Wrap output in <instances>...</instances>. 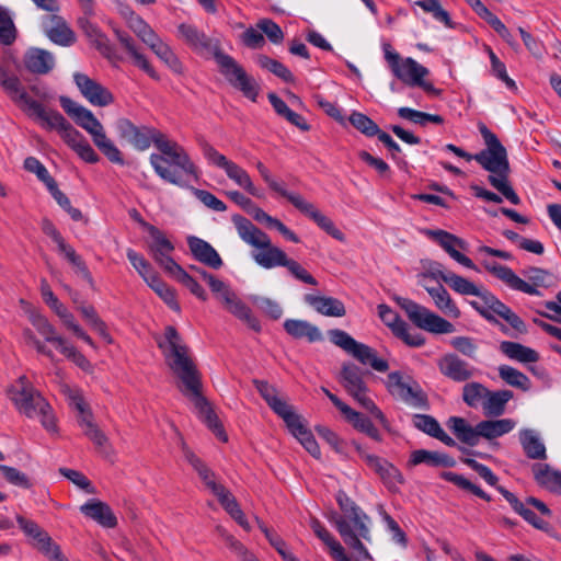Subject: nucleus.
<instances>
[{"instance_id":"20","label":"nucleus","mask_w":561,"mask_h":561,"mask_svg":"<svg viewBox=\"0 0 561 561\" xmlns=\"http://www.w3.org/2000/svg\"><path fill=\"white\" fill-rule=\"evenodd\" d=\"M73 81L81 94L94 106H107L114 102L112 92L85 73L76 72Z\"/></svg>"},{"instance_id":"64","label":"nucleus","mask_w":561,"mask_h":561,"mask_svg":"<svg viewBox=\"0 0 561 561\" xmlns=\"http://www.w3.org/2000/svg\"><path fill=\"white\" fill-rule=\"evenodd\" d=\"M152 51L170 68V70L176 75H183L184 66L168 44L162 42L160 45L154 47Z\"/></svg>"},{"instance_id":"12","label":"nucleus","mask_w":561,"mask_h":561,"mask_svg":"<svg viewBox=\"0 0 561 561\" xmlns=\"http://www.w3.org/2000/svg\"><path fill=\"white\" fill-rule=\"evenodd\" d=\"M493 156V161L485 160L484 163L481 161V167L491 173L488 176L489 183L513 205H519L520 198L508 183L511 168L506 148L500 154L494 152Z\"/></svg>"},{"instance_id":"13","label":"nucleus","mask_w":561,"mask_h":561,"mask_svg":"<svg viewBox=\"0 0 561 561\" xmlns=\"http://www.w3.org/2000/svg\"><path fill=\"white\" fill-rule=\"evenodd\" d=\"M382 50L392 73L404 83L414 85L419 79L428 75V69L417 64L413 58L402 59L390 43H383Z\"/></svg>"},{"instance_id":"6","label":"nucleus","mask_w":561,"mask_h":561,"mask_svg":"<svg viewBox=\"0 0 561 561\" xmlns=\"http://www.w3.org/2000/svg\"><path fill=\"white\" fill-rule=\"evenodd\" d=\"M9 393L10 399L20 413L30 419L38 417L47 431L56 430V421L50 404L34 388L26 376H21L16 381V386H13Z\"/></svg>"},{"instance_id":"18","label":"nucleus","mask_w":561,"mask_h":561,"mask_svg":"<svg viewBox=\"0 0 561 561\" xmlns=\"http://www.w3.org/2000/svg\"><path fill=\"white\" fill-rule=\"evenodd\" d=\"M351 445L355 448L358 456L366 462V465L377 473L387 485L396 483H403V477L398 468L386 459L368 454L365 448L356 440H352Z\"/></svg>"},{"instance_id":"10","label":"nucleus","mask_w":561,"mask_h":561,"mask_svg":"<svg viewBox=\"0 0 561 561\" xmlns=\"http://www.w3.org/2000/svg\"><path fill=\"white\" fill-rule=\"evenodd\" d=\"M397 302L404 310L409 320L422 330L434 334H447L455 331V325L451 322L409 298L400 297Z\"/></svg>"},{"instance_id":"50","label":"nucleus","mask_w":561,"mask_h":561,"mask_svg":"<svg viewBox=\"0 0 561 561\" xmlns=\"http://www.w3.org/2000/svg\"><path fill=\"white\" fill-rule=\"evenodd\" d=\"M489 389L477 381L466 382L462 387V400L472 409L483 408Z\"/></svg>"},{"instance_id":"27","label":"nucleus","mask_w":561,"mask_h":561,"mask_svg":"<svg viewBox=\"0 0 561 561\" xmlns=\"http://www.w3.org/2000/svg\"><path fill=\"white\" fill-rule=\"evenodd\" d=\"M114 33L122 47H124V49L133 59L134 65L145 71L150 78L159 80V75L150 65L146 56L139 51L135 39L127 32L119 28H114Z\"/></svg>"},{"instance_id":"57","label":"nucleus","mask_w":561,"mask_h":561,"mask_svg":"<svg viewBox=\"0 0 561 561\" xmlns=\"http://www.w3.org/2000/svg\"><path fill=\"white\" fill-rule=\"evenodd\" d=\"M442 478L445 481H448V482L455 484L459 489L468 491L486 502H490L492 500L491 496L488 493H485L480 486L472 483L470 480H468L467 478H465L461 474H458L453 471H444L442 473Z\"/></svg>"},{"instance_id":"58","label":"nucleus","mask_w":561,"mask_h":561,"mask_svg":"<svg viewBox=\"0 0 561 561\" xmlns=\"http://www.w3.org/2000/svg\"><path fill=\"white\" fill-rule=\"evenodd\" d=\"M59 253L62 254L65 259L71 264L76 274H78L84 280H87L91 287H94L93 277L84 260L76 252V250L70 244L66 245L61 251H59Z\"/></svg>"},{"instance_id":"36","label":"nucleus","mask_w":561,"mask_h":561,"mask_svg":"<svg viewBox=\"0 0 561 561\" xmlns=\"http://www.w3.org/2000/svg\"><path fill=\"white\" fill-rule=\"evenodd\" d=\"M342 414L344 415L345 420L350 424H352V426L356 431L367 435L369 438L374 439L375 442L382 440V435L380 434L378 428L374 425L371 420L368 416H366L365 414L353 410L350 405L345 407V410L342 412Z\"/></svg>"},{"instance_id":"2","label":"nucleus","mask_w":561,"mask_h":561,"mask_svg":"<svg viewBox=\"0 0 561 561\" xmlns=\"http://www.w3.org/2000/svg\"><path fill=\"white\" fill-rule=\"evenodd\" d=\"M165 341L158 342L159 348L163 351L165 362L170 369L183 383L182 393L194 404L198 417L206 426L222 442L228 436L214 412L209 401L202 393V378L196 365L188 355L186 345L180 343V334L172 325L165 328Z\"/></svg>"},{"instance_id":"53","label":"nucleus","mask_w":561,"mask_h":561,"mask_svg":"<svg viewBox=\"0 0 561 561\" xmlns=\"http://www.w3.org/2000/svg\"><path fill=\"white\" fill-rule=\"evenodd\" d=\"M31 322L37 332L44 336L45 341L55 344L58 350L67 342L62 336L57 334L55 327L47 318L41 314H34L31 317Z\"/></svg>"},{"instance_id":"42","label":"nucleus","mask_w":561,"mask_h":561,"mask_svg":"<svg viewBox=\"0 0 561 561\" xmlns=\"http://www.w3.org/2000/svg\"><path fill=\"white\" fill-rule=\"evenodd\" d=\"M409 461L412 466L425 463L430 467H444V468H451L456 463L455 459L447 454L438 453V451H430L426 449L414 450L411 454Z\"/></svg>"},{"instance_id":"23","label":"nucleus","mask_w":561,"mask_h":561,"mask_svg":"<svg viewBox=\"0 0 561 561\" xmlns=\"http://www.w3.org/2000/svg\"><path fill=\"white\" fill-rule=\"evenodd\" d=\"M290 203L299 211L312 219L329 236L339 241L345 240V234L335 227L334 222L329 217L320 213L313 204L307 202L301 195L297 194L295 197H291Z\"/></svg>"},{"instance_id":"1","label":"nucleus","mask_w":561,"mask_h":561,"mask_svg":"<svg viewBox=\"0 0 561 561\" xmlns=\"http://www.w3.org/2000/svg\"><path fill=\"white\" fill-rule=\"evenodd\" d=\"M115 130L121 141L139 151L154 145L159 153H151L149 161L156 174L164 182L185 187L187 176L198 178V167L185 148L170 140L159 129L147 125L137 126L130 119L122 117L115 122Z\"/></svg>"},{"instance_id":"21","label":"nucleus","mask_w":561,"mask_h":561,"mask_svg":"<svg viewBox=\"0 0 561 561\" xmlns=\"http://www.w3.org/2000/svg\"><path fill=\"white\" fill-rule=\"evenodd\" d=\"M425 234L433 241L437 242L457 263L467 268L477 271V266L473 261L457 250V248H466V242L462 239L440 229L426 230Z\"/></svg>"},{"instance_id":"59","label":"nucleus","mask_w":561,"mask_h":561,"mask_svg":"<svg viewBox=\"0 0 561 561\" xmlns=\"http://www.w3.org/2000/svg\"><path fill=\"white\" fill-rule=\"evenodd\" d=\"M499 376L510 386L528 391L530 389V379L518 369L508 365L499 367Z\"/></svg>"},{"instance_id":"15","label":"nucleus","mask_w":561,"mask_h":561,"mask_svg":"<svg viewBox=\"0 0 561 561\" xmlns=\"http://www.w3.org/2000/svg\"><path fill=\"white\" fill-rule=\"evenodd\" d=\"M479 131L484 140L485 149L481 150L476 154L468 153L462 148L457 147L453 144H447L445 150L453 152L459 158L466 159L467 161L476 160L480 165L481 161L484 163L485 160L493 161L494 152H501L505 147L501 144L497 136L491 131L485 124L480 123L478 125Z\"/></svg>"},{"instance_id":"49","label":"nucleus","mask_w":561,"mask_h":561,"mask_svg":"<svg viewBox=\"0 0 561 561\" xmlns=\"http://www.w3.org/2000/svg\"><path fill=\"white\" fill-rule=\"evenodd\" d=\"M16 523L23 533L32 538L35 542L34 546L41 551V547L49 545L51 537L39 527L37 523L32 519H27L22 515H16Z\"/></svg>"},{"instance_id":"17","label":"nucleus","mask_w":561,"mask_h":561,"mask_svg":"<svg viewBox=\"0 0 561 561\" xmlns=\"http://www.w3.org/2000/svg\"><path fill=\"white\" fill-rule=\"evenodd\" d=\"M59 103L62 110L75 121V123L92 136V140L96 138L98 134L104 133V128L100 121L87 107L65 95L59 98Z\"/></svg>"},{"instance_id":"60","label":"nucleus","mask_w":561,"mask_h":561,"mask_svg":"<svg viewBox=\"0 0 561 561\" xmlns=\"http://www.w3.org/2000/svg\"><path fill=\"white\" fill-rule=\"evenodd\" d=\"M398 115L408 119L411 123L425 126L427 123H434L440 125L444 123V117L438 114H430L425 112H421L417 110H413L411 107H400L398 108Z\"/></svg>"},{"instance_id":"37","label":"nucleus","mask_w":561,"mask_h":561,"mask_svg":"<svg viewBox=\"0 0 561 561\" xmlns=\"http://www.w3.org/2000/svg\"><path fill=\"white\" fill-rule=\"evenodd\" d=\"M519 443L525 455L533 460H546L547 449L534 430L524 428L519 432Z\"/></svg>"},{"instance_id":"25","label":"nucleus","mask_w":561,"mask_h":561,"mask_svg":"<svg viewBox=\"0 0 561 561\" xmlns=\"http://www.w3.org/2000/svg\"><path fill=\"white\" fill-rule=\"evenodd\" d=\"M187 245L192 256L199 263L213 270H219L224 265V261L217 250L204 239L195 236L187 238Z\"/></svg>"},{"instance_id":"24","label":"nucleus","mask_w":561,"mask_h":561,"mask_svg":"<svg viewBox=\"0 0 561 561\" xmlns=\"http://www.w3.org/2000/svg\"><path fill=\"white\" fill-rule=\"evenodd\" d=\"M366 375H369V371L353 363H344L341 369V383L357 402L367 396L368 387L364 380Z\"/></svg>"},{"instance_id":"32","label":"nucleus","mask_w":561,"mask_h":561,"mask_svg":"<svg viewBox=\"0 0 561 561\" xmlns=\"http://www.w3.org/2000/svg\"><path fill=\"white\" fill-rule=\"evenodd\" d=\"M285 332L296 340H307L309 343L320 342L323 336L320 329L307 320L287 319L283 323Z\"/></svg>"},{"instance_id":"14","label":"nucleus","mask_w":561,"mask_h":561,"mask_svg":"<svg viewBox=\"0 0 561 561\" xmlns=\"http://www.w3.org/2000/svg\"><path fill=\"white\" fill-rule=\"evenodd\" d=\"M377 309L380 320L391 330L396 337L412 347H421L425 344V337L421 333H411L408 323L388 305L380 304Z\"/></svg>"},{"instance_id":"16","label":"nucleus","mask_w":561,"mask_h":561,"mask_svg":"<svg viewBox=\"0 0 561 561\" xmlns=\"http://www.w3.org/2000/svg\"><path fill=\"white\" fill-rule=\"evenodd\" d=\"M72 404L77 411V422L82 428L83 434L99 448H103L108 439L94 422V416L80 394L72 397Z\"/></svg>"},{"instance_id":"48","label":"nucleus","mask_w":561,"mask_h":561,"mask_svg":"<svg viewBox=\"0 0 561 561\" xmlns=\"http://www.w3.org/2000/svg\"><path fill=\"white\" fill-rule=\"evenodd\" d=\"M225 173L231 181L247 191L250 195L256 198L264 197L263 191L259 190L253 184L249 173L236 162H232Z\"/></svg>"},{"instance_id":"4","label":"nucleus","mask_w":561,"mask_h":561,"mask_svg":"<svg viewBox=\"0 0 561 561\" xmlns=\"http://www.w3.org/2000/svg\"><path fill=\"white\" fill-rule=\"evenodd\" d=\"M335 500L342 514L333 513L330 522L350 549L365 559H371L363 542H371L370 517L344 491H339Z\"/></svg>"},{"instance_id":"29","label":"nucleus","mask_w":561,"mask_h":561,"mask_svg":"<svg viewBox=\"0 0 561 561\" xmlns=\"http://www.w3.org/2000/svg\"><path fill=\"white\" fill-rule=\"evenodd\" d=\"M290 433L301 443L306 450L314 458H320V447L312 433L304 425L301 417L294 412L284 421Z\"/></svg>"},{"instance_id":"51","label":"nucleus","mask_w":561,"mask_h":561,"mask_svg":"<svg viewBox=\"0 0 561 561\" xmlns=\"http://www.w3.org/2000/svg\"><path fill=\"white\" fill-rule=\"evenodd\" d=\"M55 313L60 318L64 325L72 331V333L87 344L92 347H95V344L90 335H88L82 328L76 322L73 314L61 304L58 302L55 307L51 308Z\"/></svg>"},{"instance_id":"28","label":"nucleus","mask_w":561,"mask_h":561,"mask_svg":"<svg viewBox=\"0 0 561 561\" xmlns=\"http://www.w3.org/2000/svg\"><path fill=\"white\" fill-rule=\"evenodd\" d=\"M496 490L510 503L513 511L519 516H522L527 523H529L531 526L539 530L549 531V529L551 528L549 522L538 517L530 508L526 506V502H520L513 492L506 490L502 485L496 486Z\"/></svg>"},{"instance_id":"34","label":"nucleus","mask_w":561,"mask_h":561,"mask_svg":"<svg viewBox=\"0 0 561 561\" xmlns=\"http://www.w3.org/2000/svg\"><path fill=\"white\" fill-rule=\"evenodd\" d=\"M47 21L49 25L45 26V33L53 43L60 46H70L75 43V33L61 16L53 14Z\"/></svg>"},{"instance_id":"55","label":"nucleus","mask_w":561,"mask_h":561,"mask_svg":"<svg viewBox=\"0 0 561 561\" xmlns=\"http://www.w3.org/2000/svg\"><path fill=\"white\" fill-rule=\"evenodd\" d=\"M148 233L151 238V241L148 244V250L153 259L164 253H172L174 251L173 243L159 228L156 226L148 227Z\"/></svg>"},{"instance_id":"5","label":"nucleus","mask_w":561,"mask_h":561,"mask_svg":"<svg viewBox=\"0 0 561 561\" xmlns=\"http://www.w3.org/2000/svg\"><path fill=\"white\" fill-rule=\"evenodd\" d=\"M0 87L8 96L23 111L30 112L41 121V126L47 130H57L64 141L69 129H76L59 112L46 110L39 102L33 100L21 80L15 75H9L8 70L0 64Z\"/></svg>"},{"instance_id":"35","label":"nucleus","mask_w":561,"mask_h":561,"mask_svg":"<svg viewBox=\"0 0 561 561\" xmlns=\"http://www.w3.org/2000/svg\"><path fill=\"white\" fill-rule=\"evenodd\" d=\"M531 470L538 485L552 493L561 494V471L541 462L534 463Z\"/></svg>"},{"instance_id":"62","label":"nucleus","mask_w":561,"mask_h":561,"mask_svg":"<svg viewBox=\"0 0 561 561\" xmlns=\"http://www.w3.org/2000/svg\"><path fill=\"white\" fill-rule=\"evenodd\" d=\"M93 142L112 163L124 165L125 161L123 159L122 152L106 136L105 131L98 134L96 138L93 139Z\"/></svg>"},{"instance_id":"39","label":"nucleus","mask_w":561,"mask_h":561,"mask_svg":"<svg viewBox=\"0 0 561 561\" xmlns=\"http://www.w3.org/2000/svg\"><path fill=\"white\" fill-rule=\"evenodd\" d=\"M425 290L428 293V295L434 300L435 306L446 316L458 319L461 314L459 308L455 304V301L451 299L449 293L447 289L442 285L438 284L437 286L430 287L426 285H423Z\"/></svg>"},{"instance_id":"30","label":"nucleus","mask_w":561,"mask_h":561,"mask_svg":"<svg viewBox=\"0 0 561 561\" xmlns=\"http://www.w3.org/2000/svg\"><path fill=\"white\" fill-rule=\"evenodd\" d=\"M304 301L312 307L318 313L327 317L341 318L346 314L344 304L334 297L306 294L304 296Z\"/></svg>"},{"instance_id":"43","label":"nucleus","mask_w":561,"mask_h":561,"mask_svg":"<svg viewBox=\"0 0 561 561\" xmlns=\"http://www.w3.org/2000/svg\"><path fill=\"white\" fill-rule=\"evenodd\" d=\"M25 67L32 73L45 75L54 67L53 55L44 49H30L24 58Z\"/></svg>"},{"instance_id":"61","label":"nucleus","mask_w":561,"mask_h":561,"mask_svg":"<svg viewBox=\"0 0 561 561\" xmlns=\"http://www.w3.org/2000/svg\"><path fill=\"white\" fill-rule=\"evenodd\" d=\"M310 526L314 535L330 548L333 559L344 551L343 546L331 535V533L317 518H312Z\"/></svg>"},{"instance_id":"56","label":"nucleus","mask_w":561,"mask_h":561,"mask_svg":"<svg viewBox=\"0 0 561 561\" xmlns=\"http://www.w3.org/2000/svg\"><path fill=\"white\" fill-rule=\"evenodd\" d=\"M197 144L203 152L204 158L208 164L215 165L225 172L233 162L229 160L225 154L220 153L213 145H210L204 137H197Z\"/></svg>"},{"instance_id":"46","label":"nucleus","mask_w":561,"mask_h":561,"mask_svg":"<svg viewBox=\"0 0 561 561\" xmlns=\"http://www.w3.org/2000/svg\"><path fill=\"white\" fill-rule=\"evenodd\" d=\"M511 390H489L485 402L483 404V413L486 416H501L505 412L507 402L513 399Z\"/></svg>"},{"instance_id":"3","label":"nucleus","mask_w":561,"mask_h":561,"mask_svg":"<svg viewBox=\"0 0 561 561\" xmlns=\"http://www.w3.org/2000/svg\"><path fill=\"white\" fill-rule=\"evenodd\" d=\"M231 221L236 227L239 238L252 248L259 249V252H252V257L257 265L271 270L283 266L298 280L317 286V279L297 261L289 259L287 254L272 244L267 233L256 227L250 219L242 215H232Z\"/></svg>"},{"instance_id":"7","label":"nucleus","mask_w":561,"mask_h":561,"mask_svg":"<svg viewBox=\"0 0 561 561\" xmlns=\"http://www.w3.org/2000/svg\"><path fill=\"white\" fill-rule=\"evenodd\" d=\"M484 267L488 272L504 282L508 287L528 295L542 296L538 287L550 288L556 285L554 275L543 268L530 266L522 271V274L529 279L530 283L517 276L512 268L499 263H485Z\"/></svg>"},{"instance_id":"9","label":"nucleus","mask_w":561,"mask_h":561,"mask_svg":"<svg viewBox=\"0 0 561 561\" xmlns=\"http://www.w3.org/2000/svg\"><path fill=\"white\" fill-rule=\"evenodd\" d=\"M480 301H470V305L476 309L486 321L491 323H499L494 314L505 320L514 330L519 333H526L527 328L523 319L516 314L508 306L502 302L491 291L480 289L477 295Z\"/></svg>"},{"instance_id":"63","label":"nucleus","mask_w":561,"mask_h":561,"mask_svg":"<svg viewBox=\"0 0 561 561\" xmlns=\"http://www.w3.org/2000/svg\"><path fill=\"white\" fill-rule=\"evenodd\" d=\"M256 62L261 68L271 71L276 77L280 78L283 81L287 83L294 82L295 80V77L291 73V71L285 65H283L280 61L276 59H273L266 55H260L256 59Z\"/></svg>"},{"instance_id":"52","label":"nucleus","mask_w":561,"mask_h":561,"mask_svg":"<svg viewBox=\"0 0 561 561\" xmlns=\"http://www.w3.org/2000/svg\"><path fill=\"white\" fill-rule=\"evenodd\" d=\"M201 178V171L198 170V178L195 179L193 176H187L186 178V184L187 186H185L184 188L186 190H190L193 195L201 202L203 203L206 207L215 210V211H218V213H222L227 209V206L226 204L220 201L219 198H217L213 193L206 191V190H201V188H196L194 186H192L190 183L191 182H197Z\"/></svg>"},{"instance_id":"44","label":"nucleus","mask_w":561,"mask_h":561,"mask_svg":"<svg viewBox=\"0 0 561 561\" xmlns=\"http://www.w3.org/2000/svg\"><path fill=\"white\" fill-rule=\"evenodd\" d=\"M348 354L363 365H369L373 369L379 373H385L389 368L388 362L379 358L376 351L364 343L357 342Z\"/></svg>"},{"instance_id":"33","label":"nucleus","mask_w":561,"mask_h":561,"mask_svg":"<svg viewBox=\"0 0 561 561\" xmlns=\"http://www.w3.org/2000/svg\"><path fill=\"white\" fill-rule=\"evenodd\" d=\"M222 305L231 314L245 323L249 329L254 332L261 331V323L259 319L253 314L251 308L243 302L234 291L229 297H226Z\"/></svg>"},{"instance_id":"19","label":"nucleus","mask_w":561,"mask_h":561,"mask_svg":"<svg viewBox=\"0 0 561 561\" xmlns=\"http://www.w3.org/2000/svg\"><path fill=\"white\" fill-rule=\"evenodd\" d=\"M178 32L186 45L199 55L211 54L216 59V53L222 51L218 41H214L195 25L182 23L178 26Z\"/></svg>"},{"instance_id":"8","label":"nucleus","mask_w":561,"mask_h":561,"mask_svg":"<svg viewBox=\"0 0 561 561\" xmlns=\"http://www.w3.org/2000/svg\"><path fill=\"white\" fill-rule=\"evenodd\" d=\"M216 62L220 73L227 82L240 91L244 98L256 102L261 91L259 82L230 55L224 51L216 53Z\"/></svg>"},{"instance_id":"38","label":"nucleus","mask_w":561,"mask_h":561,"mask_svg":"<svg viewBox=\"0 0 561 561\" xmlns=\"http://www.w3.org/2000/svg\"><path fill=\"white\" fill-rule=\"evenodd\" d=\"M65 142L85 162L96 163L99 154L91 147L85 137L77 129H69Z\"/></svg>"},{"instance_id":"45","label":"nucleus","mask_w":561,"mask_h":561,"mask_svg":"<svg viewBox=\"0 0 561 561\" xmlns=\"http://www.w3.org/2000/svg\"><path fill=\"white\" fill-rule=\"evenodd\" d=\"M512 419L485 420L478 423V434L486 439H494L510 433L515 427Z\"/></svg>"},{"instance_id":"22","label":"nucleus","mask_w":561,"mask_h":561,"mask_svg":"<svg viewBox=\"0 0 561 561\" xmlns=\"http://www.w3.org/2000/svg\"><path fill=\"white\" fill-rule=\"evenodd\" d=\"M439 373L455 382H468L476 368L455 353H447L437 360Z\"/></svg>"},{"instance_id":"54","label":"nucleus","mask_w":561,"mask_h":561,"mask_svg":"<svg viewBox=\"0 0 561 561\" xmlns=\"http://www.w3.org/2000/svg\"><path fill=\"white\" fill-rule=\"evenodd\" d=\"M147 284L154 290V293L175 312L181 311L180 304L176 300L175 289L168 286L158 274L150 276Z\"/></svg>"},{"instance_id":"47","label":"nucleus","mask_w":561,"mask_h":561,"mask_svg":"<svg viewBox=\"0 0 561 561\" xmlns=\"http://www.w3.org/2000/svg\"><path fill=\"white\" fill-rule=\"evenodd\" d=\"M500 351L508 358L520 363H535L539 359V354L535 350L517 342L503 341Z\"/></svg>"},{"instance_id":"41","label":"nucleus","mask_w":561,"mask_h":561,"mask_svg":"<svg viewBox=\"0 0 561 561\" xmlns=\"http://www.w3.org/2000/svg\"><path fill=\"white\" fill-rule=\"evenodd\" d=\"M447 427L461 443L471 447L479 443L480 434H478V424L473 427L467 423L463 417L450 416L447 421Z\"/></svg>"},{"instance_id":"31","label":"nucleus","mask_w":561,"mask_h":561,"mask_svg":"<svg viewBox=\"0 0 561 561\" xmlns=\"http://www.w3.org/2000/svg\"><path fill=\"white\" fill-rule=\"evenodd\" d=\"M80 511L87 517L98 522L100 525L106 528H114L117 525V518L114 515L108 504L92 499L84 503Z\"/></svg>"},{"instance_id":"26","label":"nucleus","mask_w":561,"mask_h":561,"mask_svg":"<svg viewBox=\"0 0 561 561\" xmlns=\"http://www.w3.org/2000/svg\"><path fill=\"white\" fill-rule=\"evenodd\" d=\"M253 385L271 410L283 419V421H287V419L295 412L293 405H290L286 400L279 398L277 389L267 381L254 379Z\"/></svg>"},{"instance_id":"11","label":"nucleus","mask_w":561,"mask_h":561,"mask_svg":"<svg viewBox=\"0 0 561 561\" xmlns=\"http://www.w3.org/2000/svg\"><path fill=\"white\" fill-rule=\"evenodd\" d=\"M386 386L390 394L394 398L415 408H428L426 393L412 376L405 375L399 370L391 371L387 376Z\"/></svg>"},{"instance_id":"40","label":"nucleus","mask_w":561,"mask_h":561,"mask_svg":"<svg viewBox=\"0 0 561 561\" xmlns=\"http://www.w3.org/2000/svg\"><path fill=\"white\" fill-rule=\"evenodd\" d=\"M182 451L185 460L193 467V469L197 472L201 480L205 483V485L210 490L211 493L215 492V488H221L222 484L217 483L215 481V473L211 469L207 467V465L196 456L185 444L182 445Z\"/></svg>"}]
</instances>
